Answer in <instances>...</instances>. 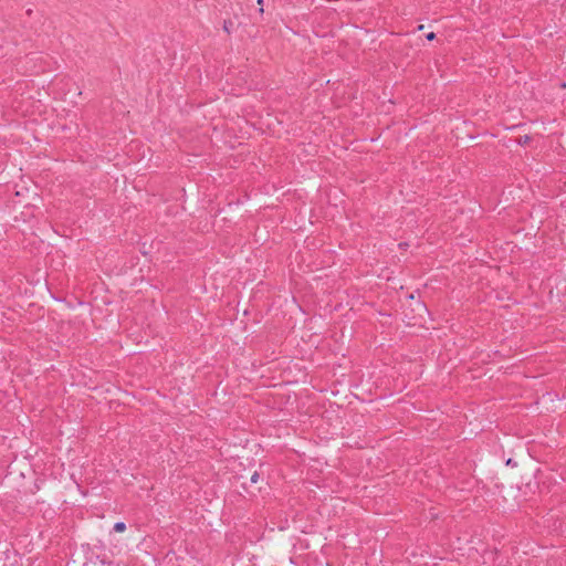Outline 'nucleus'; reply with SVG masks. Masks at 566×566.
Instances as JSON below:
<instances>
[{
    "label": "nucleus",
    "mask_w": 566,
    "mask_h": 566,
    "mask_svg": "<svg viewBox=\"0 0 566 566\" xmlns=\"http://www.w3.org/2000/svg\"><path fill=\"white\" fill-rule=\"evenodd\" d=\"M126 530V525L124 522H117L114 525V531L117 533H123Z\"/></svg>",
    "instance_id": "1"
},
{
    "label": "nucleus",
    "mask_w": 566,
    "mask_h": 566,
    "mask_svg": "<svg viewBox=\"0 0 566 566\" xmlns=\"http://www.w3.org/2000/svg\"><path fill=\"white\" fill-rule=\"evenodd\" d=\"M258 4H259V6H261V8H260V12L262 13V12H263V8H262L263 0H258Z\"/></svg>",
    "instance_id": "4"
},
{
    "label": "nucleus",
    "mask_w": 566,
    "mask_h": 566,
    "mask_svg": "<svg viewBox=\"0 0 566 566\" xmlns=\"http://www.w3.org/2000/svg\"><path fill=\"white\" fill-rule=\"evenodd\" d=\"M506 464H507V465H512V464H513V460H512V459H509V460L506 461Z\"/></svg>",
    "instance_id": "5"
},
{
    "label": "nucleus",
    "mask_w": 566,
    "mask_h": 566,
    "mask_svg": "<svg viewBox=\"0 0 566 566\" xmlns=\"http://www.w3.org/2000/svg\"><path fill=\"white\" fill-rule=\"evenodd\" d=\"M436 38V34L433 32H430L429 34H427V39L429 41L433 40Z\"/></svg>",
    "instance_id": "2"
},
{
    "label": "nucleus",
    "mask_w": 566,
    "mask_h": 566,
    "mask_svg": "<svg viewBox=\"0 0 566 566\" xmlns=\"http://www.w3.org/2000/svg\"><path fill=\"white\" fill-rule=\"evenodd\" d=\"M258 478H259L258 473H254L251 478V481L255 483L258 481Z\"/></svg>",
    "instance_id": "3"
}]
</instances>
